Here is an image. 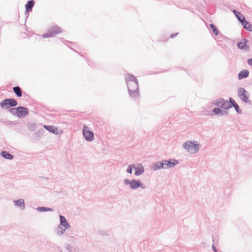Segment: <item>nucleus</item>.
<instances>
[{
	"label": "nucleus",
	"instance_id": "f257e3e1",
	"mask_svg": "<svg viewBox=\"0 0 252 252\" xmlns=\"http://www.w3.org/2000/svg\"><path fill=\"white\" fill-rule=\"evenodd\" d=\"M125 78L129 96L132 98L140 97L138 83L136 77L133 74H127Z\"/></svg>",
	"mask_w": 252,
	"mask_h": 252
},
{
	"label": "nucleus",
	"instance_id": "f03ea898",
	"mask_svg": "<svg viewBox=\"0 0 252 252\" xmlns=\"http://www.w3.org/2000/svg\"><path fill=\"white\" fill-rule=\"evenodd\" d=\"M8 111L11 114L19 118L25 117L29 113L28 109L24 106L11 108L9 109Z\"/></svg>",
	"mask_w": 252,
	"mask_h": 252
},
{
	"label": "nucleus",
	"instance_id": "7ed1b4c3",
	"mask_svg": "<svg viewBox=\"0 0 252 252\" xmlns=\"http://www.w3.org/2000/svg\"><path fill=\"white\" fill-rule=\"evenodd\" d=\"M124 183L126 185H129L130 189H136L139 188L142 189L146 188V186L139 180L132 179L130 180L128 179H125Z\"/></svg>",
	"mask_w": 252,
	"mask_h": 252
},
{
	"label": "nucleus",
	"instance_id": "20e7f679",
	"mask_svg": "<svg viewBox=\"0 0 252 252\" xmlns=\"http://www.w3.org/2000/svg\"><path fill=\"white\" fill-rule=\"evenodd\" d=\"M200 147V145L195 141L188 140L183 144V147L191 154L198 152Z\"/></svg>",
	"mask_w": 252,
	"mask_h": 252
},
{
	"label": "nucleus",
	"instance_id": "39448f33",
	"mask_svg": "<svg viewBox=\"0 0 252 252\" xmlns=\"http://www.w3.org/2000/svg\"><path fill=\"white\" fill-rule=\"evenodd\" d=\"M62 32V29L58 25H55L49 28L47 32L43 34L42 37L43 38L52 37Z\"/></svg>",
	"mask_w": 252,
	"mask_h": 252
},
{
	"label": "nucleus",
	"instance_id": "423d86ee",
	"mask_svg": "<svg viewBox=\"0 0 252 252\" xmlns=\"http://www.w3.org/2000/svg\"><path fill=\"white\" fill-rule=\"evenodd\" d=\"M17 105V101L12 98H5L0 103V106L3 109L11 108V107H15Z\"/></svg>",
	"mask_w": 252,
	"mask_h": 252
},
{
	"label": "nucleus",
	"instance_id": "0eeeda50",
	"mask_svg": "<svg viewBox=\"0 0 252 252\" xmlns=\"http://www.w3.org/2000/svg\"><path fill=\"white\" fill-rule=\"evenodd\" d=\"M238 94L241 100L246 103L251 104L249 100L250 93L244 88L240 87L238 89Z\"/></svg>",
	"mask_w": 252,
	"mask_h": 252
},
{
	"label": "nucleus",
	"instance_id": "6e6552de",
	"mask_svg": "<svg viewBox=\"0 0 252 252\" xmlns=\"http://www.w3.org/2000/svg\"><path fill=\"white\" fill-rule=\"evenodd\" d=\"M83 135L84 139L87 141H92L94 139V132L90 130L89 127L86 125L83 127Z\"/></svg>",
	"mask_w": 252,
	"mask_h": 252
},
{
	"label": "nucleus",
	"instance_id": "1a4fd4ad",
	"mask_svg": "<svg viewBox=\"0 0 252 252\" xmlns=\"http://www.w3.org/2000/svg\"><path fill=\"white\" fill-rule=\"evenodd\" d=\"M228 103V100H225L222 98H218L216 102L214 103L215 105L225 110H228L227 106Z\"/></svg>",
	"mask_w": 252,
	"mask_h": 252
},
{
	"label": "nucleus",
	"instance_id": "9d476101",
	"mask_svg": "<svg viewBox=\"0 0 252 252\" xmlns=\"http://www.w3.org/2000/svg\"><path fill=\"white\" fill-rule=\"evenodd\" d=\"M249 40L246 38H243L241 41L237 43L238 48L241 50H246L248 51L250 49L249 46L247 45Z\"/></svg>",
	"mask_w": 252,
	"mask_h": 252
},
{
	"label": "nucleus",
	"instance_id": "9b49d317",
	"mask_svg": "<svg viewBox=\"0 0 252 252\" xmlns=\"http://www.w3.org/2000/svg\"><path fill=\"white\" fill-rule=\"evenodd\" d=\"M134 169L135 170L134 175L136 176L143 174L144 172V166L141 164H138L134 165Z\"/></svg>",
	"mask_w": 252,
	"mask_h": 252
},
{
	"label": "nucleus",
	"instance_id": "f8f14e48",
	"mask_svg": "<svg viewBox=\"0 0 252 252\" xmlns=\"http://www.w3.org/2000/svg\"><path fill=\"white\" fill-rule=\"evenodd\" d=\"M13 203L16 207L20 208L21 210L25 209V203L23 199L14 200L13 201Z\"/></svg>",
	"mask_w": 252,
	"mask_h": 252
},
{
	"label": "nucleus",
	"instance_id": "ddd939ff",
	"mask_svg": "<svg viewBox=\"0 0 252 252\" xmlns=\"http://www.w3.org/2000/svg\"><path fill=\"white\" fill-rule=\"evenodd\" d=\"M60 220V225L65 228H69L71 226L67 222L66 218L62 215L59 216Z\"/></svg>",
	"mask_w": 252,
	"mask_h": 252
},
{
	"label": "nucleus",
	"instance_id": "4468645a",
	"mask_svg": "<svg viewBox=\"0 0 252 252\" xmlns=\"http://www.w3.org/2000/svg\"><path fill=\"white\" fill-rule=\"evenodd\" d=\"M167 168H170L174 167L178 163V161L175 158H169L166 160Z\"/></svg>",
	"mask_w": 252,
	"mask_h": 252
},
{
	"label": "nucleus",
	"instance_id": "2eb2a0df",
	"mask_svg": "<svg viewBox=\"0 0 252 252\" xmlns=\"http://www.w3.org/2000/svg\"><path fill=\"white\" fill-rule=\"evenodd\" d=\"M35 2L33 0H29L28 1L25 5L26 12L28 13L29 12L32 11L33 7L34 6Z\"/></svg>",
	"mask_w": 252,
	"mask_h": 252
},
{
	"label": "nucleus",
	"instance_id": "dca6fc26",
	"mask_svg": "<svg viewBox=\"0 0 252 252\" xmlns=\"http://www.w3.org/2000/svg\"><path fill=\"white\" fill-rule=\"evenodd\" d=\"M249 75V71L247 69H243L239 73L238 78L239 80H242L248 77Z\"/></svg>",
	"mask_w": 252,
	"mask_h": 252
},
{
	"label": "nucleus",
	"instance_id": "f3484780",
	"mask_svg": "<svg viewBox=\"0 0 252 252\" xmlns=\"http://www.w3.org/2000/svg\"><path fill=\"white\" fill-rule=\"evenodd\" d=\"M0 156L4 158L9 160H12L14 158V156L9 152L3 151L0 153Z\"/></svg>",
	"mask_w": 252,
	"mask_h": 252
},
{
	"label": "nucleus",
	"instance_id": "a211bd4d",
	"mask_svg": "<svg viewBox=\"0 0 252 252\" xmlns=\"http://www.w3.org/2000/svg\"><path fill=\"white\" fill-rule=\"evenodd\" d=\"M44 127L49 132L55 134H58V128L53 126L44 125Z\"/></svg>",
	"mask_w": 252,
	"mask_h": 252
},
{
	"label": "nucleus",
	"instance_id": "6ab92c4d",
	"mask_svg": "<svg viewBox=\"0 0 252 252\" xmlns=\"http://www.w3.org/2000/svg\"><path fill=\"white\" fill-rule=\"evenodd\" d=\"M241 24L243 26V28L247 30L248 31H252V25L250 24L246 19H245V21L241 22Z\"/></svg>",
	"mask_w": 252,
	"mask_h": 252
},
{
	"label": "nucleus",
	"instance_id": "aec40b11",
	"mask_svg": "<svg viewBox=\"0 0 252 252\" xmlns=\"http://www.w3.org/2000/svg\"><path fill=\"white\" fill-rule=\"evenodd\" d=\"M13 91L17 97H20L22 96V89L19 86L14 87L13 88Z\"/></svg>",
	"mask_w": 252,
	"mask_h": 252
},
{
	"label": "nucleus",
	"instance_id": "412c9836",
	"mask_svg": "<svg viewBox=\"0 0 252 252\" xmlns=\"http://www.w3.org/2000/svg\"><path fill=\"white\" fill-rule=\"evenodd\" d=\"M233 13L240 23L243 21H245V19H246L244 16L241 13L237 11V10H234Z\"/></svg>",
	"mask_w": 252,
	"mask_h": 252
},
{
	"label": "nucleus",
	"instance_id": "4be33fe9",
	"mask_svg": "<svg viewBox=\"0 0 252 252\" xmlns=\"http://www.w3.org/2000/svg\"><path fill=\"white\" fill-rule=\"evenodd\" d=\"M36 209L37 211H39L40 212H52L54 211L53 209L46 207H38L36 208Z\"/></svg>",
	"mask_w": 252,
	"mask_h": 252
},
{
	"label": "nucleus",
	"instance_id": "5701e85b",
	"mask_svg": "<svg viewBox=\"0 0 252 252\" xmlns=\"http://www.w3.org/2000/svg\"><path fill=\"white\" fill-rule=\"evenodd\" d=\"M227 104V108L228 109L234 107V106H235L236 104H237L236 103V102L235 101V100L233 99L232 97H229V101H228V103Z\"/></svg>",
	"mask_w": 252,
	"mask_h": 252
},
{
	"label": "nucleus",
	"instance_id": "b1692460",
	"mask_svg": "<svg viewBox=\"0 0 252 252\" xmlns=\"http://www.w3.org/2000/svg\"><path fill=\"white\" fill-rule=\"evenodd\" d=\"M63 227L62 226H61V225H59L58 228L56 230V233L58 235L61 236V235H63L65 232V230L67 228H65V227L64 228H63Z\"/></svg>",
	"mask_w": 252,
	"mask_h": 252
},
{
	"label": "nucleus",
	"instance_id": "393cba45",
	"mask_svg": "<svg viewBox=\"0 0 252 252\" xmlns=\"http://www.w3.org/2000/svg\"><path fill=\"white\" fill-rule=\"evenodd\" d=\"M161 161H158L155 164H153L152 166V169L154 171H156L159 169H162V166H161Z\"/></svg>",
	"mask_w": 252,
	"mask_h": 252
},
{
	"label": "nucleus",
	"instance_id": "a878e982",
	"mask_svg": "<svg viewBox=\"0 0 252 252\" xmlns=\"http://www.w3.org/2000/svg\"><path fill=\"white\" fill-rule=\"evenodd\" d=\"M72 248V247L70 245L66 244L62 251V252H71Z\"/></svg>",
	"mask_w": 252,
	"mask_h": 252
},
{
	"label": "nucleus",
	"instance_id": "bb28decb",
	"mask_svg": "<svg viewBox=\"0 0 252 252\" xmlns=\"http://www.w3.org/2000/svg\"><path fill=\"white\" fill-rule=\"evenodd\" d=\"M210 27L212 30L214 34L217 36L219 34V31L217 29V27L214 24H211Z\"/></svg>",
	"mask_w": 252,
	"mask_h": 252
},
{
	"label": "nucleus",
	"instance_id": "cd10ccee",
	"mask_svg": "<svg viewBox=\"0 0 252 252\" xmlns=\"http://www.w3.org/2000/svg\"><path fill=\"white\" fill-rule=\"evenodd\" d=\"M212 112L215 115L221 116V113H222V110L220 107H219V108L216 107L213 109Z\"/></svg>",
	"mask_w": 252,
	"mask_h": 252
},
{
	"label": "nucleus",
	"instance_id": "c85d7f7f",
	"mask_svg": "<svg viewBox=\"0 0 252 252\" xmlns=\"http://www.w3.org/2000/svg\"><path fill=\"white\" fill-rule=\"evenodd\" d=\"M135 164L129 165L126 169V172L128 174H131L132 172V168H134Z\"/></svg>",
	"mask_w": 252,
	"mask_h": 252
},
{
	"label": "nucleus",
	"instance_id": "c756f323",
	"mask_svg": "<svg viewBox=\"0 0 252 252\" xmlns=\"http://www.w3.org/2000/svg\"><path fill=\"white\" fill-rule=\"evenodd\" d=\"M233 107L238 114H242V111L238 104H236Z\"/></svg>",
	"mask_w": 252,
	"mask_h": 252
},
{
	"label": "nucleus",
	"instance_id": "7c9ffc66",
	"mask_svg": "<svg viewBox=\"0 0 252 252\" xmlns=\"http://www.w3.org/2000/svg\"><path fill=\"white\" fill-rule=\"evenodd\" d=\"M166 161V159H164V160H162V161H161V166H162V169H166L167 167H166V162H165Z\"/></svg>",
	"mask_w": 252,
	"mask_h": 252
},
{
	"label": "nucleus",
	"instance_id": "2f4dec72",
	"mask_svg": "<svg viewBox=\"0 0 252 252\" xmlns=\"http://www.w3.org/2000/svg\"><path fill=\"white\" fill-rule=\"evenodd\" d=\"M227 110H222V113H221V116H222V115H227L228 114V112L226 111Z\"/></svg>",
	"mask_w": 252,
	"mask_h": 252
},
{
	"label": "nucleus",
	"instance_id": "473e14b6",
	"mask_svg": "<svg viewBox=\"0 0 252 252\" xmlns=\"http://www.w3.org/2000/svg\"><path fill=\"white\" fill-rule=\"evenodd\" d=\"M247 63L249 65L252 66V58L249 59L247 60Z\"/></svg>",
	"mask_w": 252,
	"mask_h": 252
},
{
	"label": "nucleus",
	"instance_id": "72a5a7b5",
	"mask_svg": "<svg viewBox=\"0 0 252 252\" xmlns=\"http://www.w3.org/2000/svg\"><path fill=\"white\" fill-rule=\"evenodd\" d=\"M212 248L213 251L214 252H218V250H217L216 247L214 245H212Z\"/></svg>",
	"mask_w": 252,
	"mask_h": 252
},
{
	"label": "nucleus",
	"instance_id": "f704fd0d",
	"mask_svg": "<svg viewBox=\"0 0 252 252\" xmlns=\"http://www.w3.org/2000/svg\"><path fill=\"white\" fill-rule=\"evenodd\" d=\"M178 34V33H173V34H171L170 37L171 38H173L175 37Z\"/></svg>",
	"mask_w": 252,
	"mask_h": 252
},
{
	"label": "nucleus",
	"instance_id": "c9c22d12",
	"mask_svg": "<svg viewBox=\"0 0 252 252\" xmlns=\"http://www.w3.org/2000/svg\"><path fill=\"white\" fill-rule=\"evenodd\" d=\"M28 126H29L30 128H31L32 127L34 126V124H29Z\"/></svg>",
	"mask_w": 252,
	"mask_h": 252
}]
</instances>
